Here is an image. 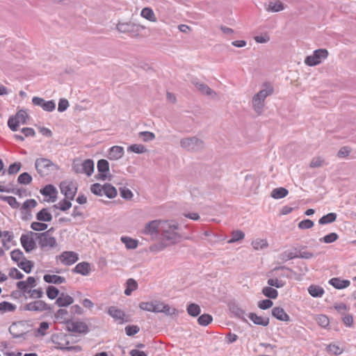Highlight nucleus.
Segmentation results:
<instances>
[{"label": "nucleus", "mask_w": 356, "mask_h": 356, "mask_svg": "<svg viewBox=\"0 0 356 356\" xmlns=\"http://www.w3.org/2000/svg\"><path fill=\"white\" fill-rule=\"evenodd\" d=\"M33 179L31 175L28 172L20 174L17 178V182L20 184L28 185L31 183Z\"/></svg>", "instance_id": "de8ad7c7"}, {"label": "nucleus", "mask_w": 356, "mask_h": 356, "mask_svg": "<svg viewBox=\"0 0 356 356\" xmlns=\"http://www.w3.org/2000/svg\"><path fill=\"white\" fill-rule=\"evenodd\" d=\"M16 309V306L9 302L3 301L0 302V312L5 313L7 312H14Z\"/></svg>", "instance_id": "603ef678"}, {"label": "nucleus", "mask_w": 356, "mask_h": 356, "mask_svg": "<svg viewBox=\"0 0 356 356\" xmlns=\"http://www.w3.org/2000/svg\"><path fill=\"white\" fill-rule=\"evenodd\" d=\"M124 330L127 336L132 337L140 331V327L136 325H128Z\"/></svg>", "instance_id": "680f3d73"}, {"label": "nucleus", "mask_w": 356, "mask_h": 356, "mask_svg": "<svg viewBox=\"0 0 356 356\" xmlns=\"http://www.w3.org/2000/svg\"><path fill=\"white\" fill-rule=\"evenodd\" d=\"M37 204L38 203L34 199L26 200L21 207V212H24V211H31V209L35 208Z\"/></svg>", "instance_id": "a18cd8bd"}, {"label": "nucleus", "mask_w": 356, "mask_h": 356, "mask_svg": "<svg viewBox=\"0 0 356 356\" xmlns=\"http://www.w3.org/2000/svg\"><path fill=\"white\" fill-rule=\"evenodd\" d=\"M72 207V203L70 202V200L67 199L65 197L61 201L59 202L57 204H54L52 206V208L54 209H60L62 211H66L68 209H70Z\"/></svg>", "instance_id": "c9c22d12"}, {"label": "nucleus", "mask_w": 356, "mask_h": 356, "mask_svg": "<svg viewBox=\"0 0 356 356\" xmlns=\"http://www.w3.org/2000/svg\"><path fill=\"white\" fill-rule=\"evenodd\" d=\"M35 236L30 235L29 232L26 234H22L20 238V243L26 252H30L36 248Z\"/></svg>", "instance_id": "f8f14e48"}, {"label": "nucleus", "mask_w": 356, "mask_h": 356, "mask_svg": "<svg viewBox=\"0 0 356 356\" xmlns=\"http://www.w3.org/2000/svg\"><path fill=\"white\" fill-rule=\"evenodd\" d=\"M40 192L42 195L49 197V201L54 202L56 200L58 191L54 186L51 184L46 185L40 189Z\"/></svg>", "instance_id": "dca6fc26"}, {"label": "nucleus", "mask_w": 356, "mask_h": 356, "mask_svg": "<svg viewBox=\"0 0 356 356\" xmlns=\"http://www.w3.org/2000/svg\"><path fill=\"white\" fill-rule=\"evenodd\" d=\"M193 83L197 89L203 95H211L212 93H214L213 90L204 83L198 81H193Z\"/></svg>", "instance_id": "f704fd0d"}, {"label": "nucleus", "mask_w": 356, "mask_h": 356, "mask_svg": "<svg viewBox=\"0 0 356 356\" xmlns=\"http://www.w3.org/2000/svg\"><path fill=\"white\" fill-rule=\"evenodd\" d=\"M328 56V51L325 49H318L312 55L307 56L305 59V63L308 66H315L320 64L323 60Z\"/></svg>", "instance_id": "423d86ee"}, {"label": "nucleus", "mask_w": 356, "mask_h": 356, "mask_svg": "<svg viewBox=\"0 0 356 356\" xmlns=\"http://www.w3.org/2000/svg\"><path fill=\"white\" fill-rule=\"evenodd\" d=\"M59 259L63 264L67 266L72 265L79 259L78 254L72 251H65L59 255Z\"/></svg>", "instance_id": "2eb2a0df"}, {"label": "nucleus", "mask_w": 356, "mask_h": 356, "mask_svg": "<svg viewBox=\"0 0 356 356\" xmlns=\"http://www.w3.org/2000/svg\"><path fill=\"white\" fill-rule=\"evenodd\" d=\"M49 323L46 321L41 322L40 323L39 327L37 329L35 333V336L38 337V334L44 336L46 334L45 331L49 329Z\"/></svg>", "instance_id": "052dcab7"}, {"label": "nucleus", "mask_w": 356, "mask_h": 356, "mask_svg": "<svg viewBox=\"0 0 356 356\" xmlns=\"http://www.w3.org/2000/svg\"><path fill=\"white\" fill-rule=\"evenodd\" d=\"M137 282L132 278H129L127 281V288L124 290V294L126 296H130L134 291L137 289Z\"/></svg>", "instance_id": "ea45409f"}, {"label": "nucleus", "mask_w": 356, "mask_h": 356, "mask_svg": "<svg viewBox=\"0 0 356 356\" xmlns=\"http://www.w3.org/2000/svg\"><path fill=\"white\" fill-rule=\"evenodd\" d=\"M337 218V215L336 213H329L326 215H324L318 220V223L320 225H326L334 222L336 221Z\"/></svg>", "instance_id": "4c0bfd02"}, {"label": "nucleus", "mask_w": 356, "mask_h": 356, "mask_svg": "<svg viewBox=\"0 0 356 356\" xmlns=\"http://www.w3.org/2000/svg\"><path fill=\"white\" fill-rule=\"evenodd\" d=\"M267 284L270 286H275L279 289L283 287L286 283L285 282L280 280L277 278H271L268 280Z\"/></svg>", "instance_id": "69168bd1"}, {"label": "nucleus", "mask_w": 356, "mask_h": 356, "mask_svg": "<svg viewBox=\"0 0 356 356\" xmlns=\"http://www.w3.org/2000/svg\"><path fill=\"white\" fill-rule=\"evenodd\" d=\"M338 238L339 235L335 232H332L321 238L319 241L325 243H332L336 241Z\"/></svg>", "instance_id": "8fccbe9b"}, {"label": "nucleus", "mask_w": 356, "mask_h": 356, "mask_svg": "<svg viewBox=\"0 0 356 356\" xmlns=\"http://www.w3.org/2000/svg\"><path fill=\"white\" fill-rule=\"evenodd\" d=\"M213 317L211 315L209 314H204L198 317L197 322L200 325L207 326L211 323Z\"/></svg>", "instance_id": "5fc2aeb1"}, {"label": "nucleus", "mask_w": 356, "mask_h": 356, "mask_svg": "<svg viewBox=\"0 0 356 356\" xmlns=\"http://www.w3.org/2000/svg\"><path fill=\"white\" fill-rule=\"evenodd\" d=\"M19 122L17 121L15 116H11L8 120V126L13 131H16L18 129Z\"/></svg>", "instance_id": "774afa93"}, {"label": "nucleus", "mask_w": 356, "mask_h": 356, "mask_svg": "<svg viewBox=\"0 0 356 356\" xmlns=\"http://www.w3.org/2000/svg\"><path fill=\"white\" fill-rule=\"evenodd\" d=\"M108 313L115 320H120L122 321H124V318L125 316L124 312L122 310L117 308L116 307H110L108 309Z\"/></svg>", "instance_id": "cd10ccee"}, {"label": "nucleus", "mask_w": 356, "mask_h": 356, "mask_svg": "<svg viewBox=\"0 0 356 356\" xmlns=\"http://www.w3.org/2000/svg\"><path fill=\"white\" fill-rule=\"evenodd\" d=\"M48 225L40 221L33 222L31 224V228L35 232H42L47 229Z\"/></svg>", "instance_id": "13d9d810"}, {"label": "nucleus", "mask_w": 356, "mask_h": 356, "mask_svg": "<svg viewBox=\"0 0 356 356\" xmlns=\"http://www.w3.org/2000/svg\"><path fill=\"white\" fill-rule=\"evenodd\" d=\"M273 305V302L270 299H265L258 302V307L263 310L268 309Z\"/></svg>", "instance_id": "338daca9"}, {"label": "nucleus", "mask_w": 356, "mask_h": 356, "mask_svg": "<svg viewBox=\"0 0 356 356\" xmlns=\"http://www.w3.org/2000/svg\"><path fill=\"white\" fill-rule=\"evenodd\" d=\"M266 9L268 12L277 13L283 10L284 5L280 0L270 1Z\"/></svg>", "instance_id": "c85d7f7f"}, {"label": "nucleus", "mask_w": 356, "mask_h": 356, "mask_svg": "<svg viewBox=\"0 0 356 356\" xmlns=\"http://www.w3.org/2000/svg\"><path fill=\"white\" fill-rule=\"evenodd\" d=\"M32 103L35 106H40L44 111L52 112L56 108V104L54 100L46 101L43 98L33 97Z\"/></svg>", "instance_id": "9b49d317"}, {"label": "nucleus", "mask_w": 356, "mask_h": 356, "mask_svg": "<svg viewBox=\"0 0 356 356\" xmlns=\"http://www.w3.org/2000/svg\"><path fill=\"white\" fill-rule=\"evenodd\" d=\"M252 105L255 112L259 115L261 114L264 106V101L261 100L260 97H257V95H254L252 97Z\"/></svg>", "instance_id": "72a5a7b5"}, {"label": "nucleus", "mask_w": 356, "mask_h": 356, "mask_svg": "<svg viewBox=\"0 0 356 356\" xmlns=\"http://www.w3.org/2000/svg\"><path fill=\"white\" fill-rule=\"evenodd\" d=\"M138 136L144 142L152 141L155 138V134L147 131L139 132Z\"/></svg>", "instance_id": "bf43d9fd"}, {"label": "nucleus", "mask_w": 356, "mask_h": 356, "mask_svg": "<svg viewBox=\"0 0 356 356\" xmlns=\"http://www.w3.org/2000/svg\"><path fill=\"white\" fill-rule=\"evenodd\" d=\"M272 316L276 319L281 321L288 322L290 321L289 316L286 313L284 309L280 307H275L271 311Z\"/></svg>", "instance_id": "6ab92c4d"}, {"label": "nucleus", "mask_w": 356, "mask_h": 356, "mask_svg": "<svg viewBox=\"0 0 356 356\" xmlns=\"http://www.w3.org/2000/svg\"><path fill=\"white\" fill-rule=\"evenodd\" d=\"M47 297L51 300H54L60 296V291L54 286L49 285L46 289Z\"/></svg>", "instance_id": "a19ab883"}, {"label": "nucleus", "mask_w": 356, "mask_h": 356, "mask_svg": "<svg viewBox=\"0 0 356 356\" xmlns=\"http://www.w3.org/2000/svg\"><path fill=\"white\" fill-rule=\"evenodd\" d=\"M124 149L121 146H113L108 150V158L110 160H118L122 157Z\"/></svg>", "instance_id": "aec40b11"}, {"label": "nucleus", "mask_w": 356, "mask_h": 356, "mask_svg": "<svg viewBox=\"0 0 356 356\" xmlns=\"http://www.w3.org/2000/svg\"><path fill=\"white\" fill-rule=\"evenodd\" d=\"M36 220L40 222H51L53 217L47 208H43L35 216Z\"/></svg>", "instance_id": "b1692460"}, {"label": "nucleus", "mask_w": 356, "mask_h": 356, "mask_svg": "<svg viewBox=\"0 0 356 356\" xmlns=\"http://www.w3.org/2000/svg\"><path fill=\"white\" fill-rule=\"evenodd\" d=\"M60 189L62 194L70 200H73L77 193V185L72 181L65 180L60 182Z\"/></svg>", "instance_id": "0eeeda50"}, {"label": "nucleus", "mask_w": 356, "mask_h": 356, "mask_svg": "<svg viewBox=\"0 0 356 356\" xmlns=\"http://www.w3.org/2000/svg\"><path fill=\"white\" fill-rule=\"evenodd\" d=\"M245 237V234L241 230H235L232 233V236L230 239L228 240L229 243H233L243 239Z\"/></svg>", "instance_id": "49530a36"}, {"label": "nucleus", "mask_w": 356, "mask_h": 356, "mask_svg": "<svg viewBox=\"0 0 356 356\" xmlns=\"http://www.w3.org/2000/svg\"><path fill=\"white\" fill-rule=\"evenodd\" d=\"M128 151L134 152L136 154H142L147 152V149L143 145L134 144L128 147Z\"/></svg>", "instance_id": "4d7b16f0"}, {"label": "nucleus", "mask_w": 356, "mask_h": 356, "mask_svg": "<svg viewBox=\"0 0 356 356\" xmlns=\"http://www.w3.org/2000/svg\"><path fill=\"white\" fill-rule=\"evenodd\" d=\"M264 89L261 90L259 92L255 94L257 97H259L261 100L265 101L266 98L272 95L274 89L273 87L268 83H264L263 85Z\"/></svg>", "instance_id": "bb28decb"}, {"label": "nucleus", "mask_w": 356, "mask_h": 356, "mask_svg": "<svg viewBox=\"0 0 356 356\" xmlns=\"http://www.w3.org/2000/svg\"><path fill=\"white\" fill-rule=\"evenodd\" d=\"M329 284L337 289H343L349 286L350 282L348 280H341L339 277H333L329 280Z\"/></svg>", "instance_id": "4be33fe9"}, {"label": "nucleus", "mask_w": 356, "mask_h": 356, "mask_svg": "<svg viewBox=\"0 0 356 356\" xmlns=\"http://www.w3.org/2000/svg\"><path fill=\"white\" fill-rule=\"evenodd\" d=\"M44 281L49 284H59L65 282V278L56 275L46 274L43 277Z\"/></svg>", "instance_id": "a878e982"}, {"label": "nucleus", "mask_w": 356, "mask_h": 356, "mask_svg": "<svg viewBox=\"0 0 356 356\" xmlns=\"http://www.w3.org/2000/svg\"><path fill=\"white\" fill-rule=\"evenodd\" d=\"M10 257L13 261L17 262V264L18 262H20V259L24 260V258H26L23 252L19 249H15L13 250L10 252Z\"/></svg>", "instance_id": "6e6d98bb"}, {"label": "nucleus", "mask_w": 356, "mask_h": 356, "mask_svg": "<svg viewBox=\"0 0 356 356\" xmlns=\"http://www.w3.org/2000/svg\"><path fill=\"white\" fill-rule=\"evenodd\" d=\"M262 293L268 299H276L278 296V291L270 286L264 287Z\"/></svg>", "instance_id": "58836bf2"}, {"label": "nucleus", "mask_w": 356, "mask_h": 356, "mask_svg": "<svg viewBox=\"0 0 356 356\" xmlns=\"http://www.w3.org/2000/svg\"><path fill=\"white\" fill-rule=\"evenodd\" d=\"M164 221L154 220L145 224L142 232L145 235H156L161 232V226Z\"/></svg>", "instance_id": "9d476101"}, {"label": "nucleus", "mask_w": 356, "mask_h": 356, "mask_svg": "<svg viewBox=\"0 0 356 356\" xmlns=\"http://www.w3.org/2000/svg\"><path fill=\"white\" fill-rule=\"evenodd\" d=\"M91 271L90 264L87 261H82L76 265L72 272L87 276Z\"/></svg>", "instance_id": "a211bd4d"}, {"label": "nucleus", "mask_w": 356, "mask_h": 356, "mask_svg": "<svg viewBox=\"0 0 356 356\" xmlns=\"http://www.w3.org/2000/svg\"><path fill=\"white\" fill-rule=\"evenodd\" d=\"M186 310L188 314L193 317L199 316L201 312L200 307L195 303H190L187 306Z\"/></svg>", "instance_id": "79ce46f5"}, {"label": "nucleus", "mask_w": 356, "mask_h": 356, "mask_svg": "<svg viewBox=\"0 0 356 356\" xmlns=\"http://www.w3.org/2000/svg\"><path fill=\"white\" fill-rule=\"evenodd\" d=\"M21 168L22 163L20 162H15L9 165L7 172L9 175H15L20 170Z\"/></svg>", "instance_id": "0e129e2a"}, {"label": "nucleus", "mask_w": 356, "mask_h": 356, "mask_svg": "<svg viewBox=\"0 0 356 356\" xmlns=\"http://www.w3.org/2000/svg\"><path fill=\"white\" fill-rule=\"evenodd\" d=\"M118 31L120 33H130L132 37H136L139 35L141 26L133 22H119L116 26Z\"/></svg>", "instance_id": "6e6552de"}, {"label": "nucleus", "mask_w": 356, "mask_h": 356, "mask_svg": "<svg viewBox=\"0 0 356 356\" xmlns=\"http://www.w3.org/2000/svg\"><path fill=\"white\" fill-rule=\"evenodd\" d=\"M17 266L26 273H30L34 267V262L31 260H28L26 258H24V260L18 262Z\"/></svg>", "instance_id": "473e14b6"}, {"label": "nucleus", "mask_w": 356, "mask_h": 356, "mask_svg": "<svg viewBox=\"0 0 356 356\" xmlns=\"http://www.w3.org/2000/svg\"><path fill=\"white\" fill-rule=\"evenodd\" d=\"M179 228L177 222L174 221H164L161 226L162 240L165 241L168 245L179 243L181 236L176 230Z\"/></svg>", "instance_id": "f257e3e1"}, {"label": "nucleus", "mask_w": 356, "mask_h": 356, "mask_svg": "<svg viewBox=\"0 0 356 356\" xmlns=\"http://www.w3.org/2000/svg\"><path fill=\"white\" fill-rule=\"evenodd\" d=\"M29 234L35 236V238L38 241L39 247L44 251L54 248L57 245L56 238L49 236L48 232L36 233L29 231Z\"/></svg>", "instance_id": "f03ea898"}, {"label": "nucleus", "mask_w": 356, "mask_h": 356, "mask_svg": "<svg viewBox=\"0 0 356 356\" xmlns=\"http://www.w3.org/2000/svg\"><path fill=\"white\" fill-rule=\"evenodd\" d=\"M230 312L237 318L247 321L245 318V312L235 302L229 305Z\"/></svg>", "instance_id": "5701e85b"}, {"label": "nucleus", "mask_w": 356, "mask_h": 356, "mask_svg": "<svg viewBox=\"0 0 356 356\" xmlns=\"http://www.w3.org/2000/svg\"><path fill=\"white\" fill-rule=\"evenodd\" d=\"M180 146L188 152H198L204 149V142L197 136L186 137L180 140Z\"/></svg>", "instance_id": "7ed1b4c3"}, {"label": "nucleus", "mask_w": 356, "mask_h": 356, "mask_svg": "<svg viewBox=\"0 0 356 356\" xmlns=\"http://www.w3.org/2000/svg\"><path fill=\"white\" fill-rule=\"evenodd\" d=\"M35 167L38 173L42 177L48 176L58 168L57 165L45 158L37 159L35 162Z\"/></svg>", "instance_id": "20e7f679"}, {"label": "nucleus", "mask_w": 356, "mask_h": 356, "mask_svg": "<svg viewBox=\"0 0 356 356\" xmlns=\"http://www.w3.org/2000/svg\"><path fill=\"white\" fill-rule=\"evenodd\" d=\"M168 246H169L168 244L163 240H161L160 242L150 245L149 250L151 252H158L163 250Z\"/></svg>", "instance_id": "09e8293b"}, {"label": "nucleus", "mask_w": 356, "mask_h": 356, "mask_svg": "<svg viewBox=\"0 0 356 356\" xmlns=\"http://www.w3.org/2000/svg\"><path fill=\"white\" fill-rule=\"evenodd\" d=\"M68 314V312L65 309H59L56 313L54 314L55 318L60 321V323L65 324L66 321H69V318H66V316Z\"/></svg>", "instance_id": "864d4df0"}, {"label": "nucleus", "mask_w": 356, "mask_h": 356, "mask_svg": "<svg viewBox=\"0 0 356 356\" xmlns=\"http://www.w3.org/2000/svg\"><path fill=\"white\" fill-rule=\"evenodd\" d=\"M19 310L37 312H41L44 311L51 312L52 310V307L43 300H36L35 301L26 303L24 306H21L19 307Z\"/></svg>", "instance_id": "39448f33"}, {"label": "nucleus", "mask_w": 356, "mask_h": 356, "mask_svg": "<svg viewBox=\"0 0 356 356\" xmlns=\"http://www.w3.org/2000/svg\"><path fill=\"white\" fill-rule=\"evenodd\" d=\"M81 165L82 172L87 175L88 177L91 176L94 172L95 168L94 161L90 159H88L81 163Z\"/></svg>", "instance_id": "393cba45"}, {"label": "nucleus", "mask_w": 356, "mask_h": 356, "mask_svg": "<svg viewBox=\"0 0 356 356\" xmlns=\"http://www.w3.org/2000/svg\"><path fill=\"white\" fill-rule=\"evenodd\" d=\"M74 302V298L68 294L61 293L55 302L59 307H66Z\"/></svg>", "instance_id": "f3484780"}, {"label": "nucleus", "mask_w": 356, "mask_h": 356, "mask_svg": "<svg viewBox=\"0 0 356 356\" xmlns=\"http://www.w3.org/2000/svg\"><path fill=\"white\" fill-rule=\"evenodd\" d=\"M0 200L6 202L13 209H17L19 207V203L13 196L0 195Z\"/></svg>", "instance_id": "c03bdc74"}, {"label": "nucleus", "mask_w": 356, "mask_h": 356, "mask_svg": "<svg viewBox=\"0 0 356 356\" xmlns=\"http://www.w3.org/2000/svg\"><path fill=\"white\" fill-rule=\"evenodd\" d=\"M140 15L149 22H156L157 21L156 15L151 8L145 7L143 8L140 13Z\"/></svg>", "instance_id": "7c9ffc66"}, {"label": "nucleus", "mask_w": 356, "mask_h": 356, "mask_svg": "<svg viewBox=\"0 0 356 356\" xmlns=\"http://www.w3.org/2000/svg\"><path fill=\"white\" fill-rule=\"evenodd\" d=\"M248 317L255 325H261L264 327L268 325L270 322L268 317L259 316L253 312L250 313Z\"/></svg>", "instance_id": "412c9836"}, {"label": "nucleus", "mask_w": 356, "mask_h": 356, "mask_svg": "<svg viewBox=\"0 0 356 356\" xmlns=\"http://www.w3.org/2000/svg\"><path fill=\"white\" fill-rule=\"evenodd\" d=\"M324 292L323 288L320 286L312 284L308 288V293L314 298L322 297Z\"/></svg>", "instance_id": "c756f323"}, {"label": "nucleus", "mask_w": 356, "mask_h": 356, "mask_svg": "<svg viewBox=\"0 0 356 356\" xmlns=\"http://www.w3.org/2000/svg\"><path fill=\"white\" fill-rule=\"evenodd\" d=\"M90 191L95 195L102 196L103 191H104V185L102 186L99 183L93 184L90 186Z\"/></svg>", "instance_id": "e2e57ef3"}, {"label": "nucleus", "mask_w": 356, "mask_h": 356, "mask_svg": "<svg viewBox=\"0 0 356 356\" xmlns=\"http://www.w3.org/2000/svg\"><path fill=\"white\" fill-rule=\"evenodd\" d=\"M66 330L70 332L86 334L90 330L88 325L81 321H73L72 319L65 321Z\"/></svg>", "instance_id": "1a4fd4ad"}, {"label": "nucleus", "mask_w": 356, "mask_h": 356, "mask_svg": "<svg viewBox=\"0 0 356 356\" xmlns=\"http://www.w3.org/2000/svg\"><path fill=\"white\" fill-rule=\"evenodd\" d=\"M29 297V298L32 299H37L39 300L40 298H42L44 296V292L42 288H38L35 289H29L28 291Z\"/></svg>", "instance_id": "3c124183"}, {"label": "nucleus", "mask_w": 356, "mask_h": 356, "mask_svg": "<svg viewBox=\"0 0 356 356\" xmlns=\"http://www.w3.org/2000/svg\"><path fill=\"white\" fill-rule=\"evenodd\" d=\"M103 193L109 199L116 197L118 194L117 189L112 184L106 183L104 184Z\"/></svg>", "instance_id": "2f4dec72"}, {"label": "nucleus", "mask_w": 356, "mask_h": 356, "mask_svg": "<svg viewBox=\"0 0 356 356\" xmlns=\"http://www.w3.org/2000/svg\"><path fill=\"white\" fill-rule=\"evenodd\" d=\"M289 193V191L283 187L274 188L270 194V196L274 199H281L286 197Z\"/></svg>", "instance_id": "e433bc0d"}, {"label": "nucleus", "mask_w": 356, "mask_h": 356, "mask_svg": "<svg viewBox=\"0 0 356 356\" xmlns=\"http://www.w3.org/2000/svg\"><path fill=\"white\" fill-rule=\"evenodd\" d=\"M97 170L99 174L95 177L99 180H106L108 178V172H109V163L106 159H100L97 161Z\"/></svg>", "instance_id": "ddd939ff"}, {"label": "nucleus", "mask_w": 356, "mask_h": 356, "mask_svg": "<svg viewBox=\"0 0 356 356\" xmlns=\"http://www.w3.org/2000/svg\"><path fill=\"white\" fill-rule=\"evenodd\" d=\"M25 325L24 321H17V322H13L12 325L9 327L8 331L10 334L12 335L13 338L14 339H19V338H23L24 339H26L25 336L29 332H21L18 329L19 325L24 326Z\"/></svg>", "instance_id": "4468645a"}, {"label": "nucleus", "mask_w": 356, "mask_h": 356, "mask_svg": "<svg viewBox=\"0 0 356 356\" xmlns=\"http://www.w3.org/2000/svg\"><path fill=\"white\" fill-rule=\"evenodd\" d=\"M121 241L124 243L127 249H136L138 247V242L128 236H122Z\"/></svg>", "instance_id": "37998d69"}]
</instances>
